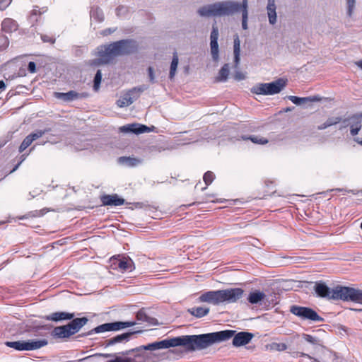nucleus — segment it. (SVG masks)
Listing matches in <instances>:
<instances>
[{
	"mask_svg": "<svg viewBox=\"0 0 362 362\" xmlns=\"http://www.w3.org/2000/svg\"><path fill=\"white\" fill-rule=\"evenodd\" d=\"M138 45L134 40H121L107 45L98 46L95 49L97 57L90 62V66H98L107 64L117 57L127 55L136 52Z\"/></svg>",
	"mask_w": 362,
	"mask_h": 362,
	"instance_id": "nucleus-1",
	"label": "nucleus"
},
{
	"mask_svg": "<svg viewBox=\"0 0 362 362\" xmlns=\"http://www.w3.org/2000/svg\"><path fill=\"white\" fill-rule=\"evenodd\" d=\"M235 330H223L198 335H182L175 337V346H182L188 351L204 349L214 343L226 341Z\"/></svg>",
	"mask_w": 362,
	"mask_h": 362,
	"instance_id": "nucleus-2",
	"label": "nucleus"
},
{
	"mask_svg": "<svg viewBox=\"0 0 362 362\" xmlns=\"http://www.w3.org/2000/svg\"><path fill=\"white\" fill-rule=\"evenodd\" d=\"M315 291L319 297L328 300H341L362 304V290L360 289L341 286H337L332 289L325 282L320 281L315 282ZM351 310L362 312V308H352Z\"/></svg>",
	"mask_w": 362,
	"mask_h": 362,
	"instance_id": "nucleus-3",
	"label": "nucleus"
},
{
	"mask_svg": "<svg viewBox=\"0 0 362 362\" xmlns=\"http://www.w3.org/2000/svg\"><path fill=\"white\" fill-rule=\"evenodd\" d=\"M244 293L241 288H230L223 290L209 291L202 293L198 298L200 303L218 305L223 303H233L240 299Z\"/></svg>",
	"mask_w": 362,
	"mask_h": 362,
	"instance_id": "nucleus-4",
	"label": "nucleus"
},
{
	"mask_svg": "<svg viewBox=\"0 0 362 362\" xmlns=\"http://www.w3.org/2000/svg\"><path fill=\"white\" fill-rule=\"evenodd\" d=\"M237 6L235 1H220L204 6L197 12L202 17L228 16L235 13Z\"/></svg>",
	"mask_w": 362,
	"mask_h": 362,
	"instance_id": "nucleus-5",
	"label": "nucleus"
},
{
	"mask_svg": "<svg viewBox=\"0 0 362 362\" xmlns=\"http://www.w3.org/2000/svg\"><path fill=\"white\" fill-rule=\"evenodd\" d=\"M287 79L279 78L271 83H257L251 88V92L257 95H272L279 93L286 86Z\"/></svg>",
	"mask_w": 362,
	"mask_h": 362,
	"instance_id": "nucleus-6",
	"label": "nucleus"
},
{
	"mask_svg": "<svg viewBox=\"0 0 362 362\" xmlns=\"http://www.w3.org/2000/svg\"><path fill=\"white\" fill-rule=\"evenodd\" d=\"M48 344L47 339L6 341L5 345L16 351H32L40 349Z\"/></svg>",
	"mask_w": 362,
	"mask_h": 362,
	"instance_id": "nucleus-7",
	"label": "nucleus"
},
{
	"mask_svg": "<svg viewBox=\"0 0 362 362\" xmlns=\"http://www.w3.org/2000/svg\"><path fill=\"white\" fill-rule=\"evenodd\" d=\"M290 312L299 317L302 320H309L311 322H323L324 318L320 316L313 308L300 305H292Z\"/></svg>",
	"mask_w": 362,
	"mask_h": 362,
	"instance_id": "nucleus-8",
	"label": "nucleus"
},
{
	"mask_svg": "<svg viewBox=\"0 0 362 362\" xmlns=\"http://www.w3.org/2000/svg\"><path fill=\"white\" fill-rule=\"evenodd\" d=\"M170 347H175V337L166 339L159 341H155L153 343L148 344L146 345L140 346L137 347L136 349L138 351H156L159 349H168Z\"/></svg>",
	"mask_w": 362,
	"mask_h": 362,
	"instance_id": "nucleus-9",
	"label": "nucleus"
},
{
	"mask_svg": "<svg viewBox=\"0 0 362 362\" xmlns=\"http://www.w3.org/2000/svg\"><path fill=\"white\" fill-rule=\"evenodd\" d=\"M87 93H77L75 90H70L67 93L54 92V96L59 100H62L65 102L74 101L80 98L87 97Z\"/></svg>",
	"mask_w": 362,
	"mask_h": 362,
	"instance_id": "nucleus-10",
	"label": "nucleus"
},
{
	"mask_svg": "<svg viewBox=\"0 0 362 362\" xmlns=\"http://www.w3.org/2000/svg\"><path fill=\"white\" fill-rule=\"evenodd\" d=\"M233 345L235 347H239L247 344L252 339L253 334L247 332H240L235 334V332L232 336Z\"/></svg>",
	"mask_w": 362,
	"mask_h": 362,
	"instance_id": "nucleus-11",
	"label": "nucleus"
},
{
	"mask_svg": "<svg viewBox=\"0 0 362 362\" xmlns=\"http://www.w3.org/2000/svg\"><path fill=\"white\" fill-rule=\"evenodd\" d=\"M119 131L123 133H134L136 134L149 132V128L144 124L138 123L129 124L119 127Z\"/></svg>",
	"mask_w": 362,
	"mask_h": 362,
	"instance_id": "nucleus-12",
	"label": "nucleus"
},
{
	"mask_svg": "<svg viewBox=\"0 0 362 362\" xmlns=\"http://www.w3.org/2000/svg\"><path fill=\"white\" fill-rule=\"evenodd\" d=\"M112 264L115 268L119 269L122 272H132L134 269V262L129 257L115 259Z\"/></svg>",
	"mask_w": 362,
	"mask_h": 362,
	"instance_id": "nucleus-13",
	"label": "nucleus"
},
{
	"mask_svg": "<svg viewBox=\"0 0 362 362\" xmlns=\"http://www.w3.org/2000/svg\"><path fill=\"white\" fill-rule=\"evenodd\" d=\"M100 200L104 206H121L124 203V199L119 197L117 194L103 195Z\"/></svg>",
	"mask_w": 362,
	"mask_h": 362,
	"instance_id": "nucleus-14",
	"label": "nucleus"
},
{
	"mask_svg": "<svg viewBox=\"0 0 362 362\" xmlns=\"http://www.w3.org/2000/svg\"><path fill=\"white\" fill-rule=\"evenodd\" d=\"M74 317V313H70L67 312H55L52 313L49 315H47L45 318L47 320L59 322L62 320H69Z\"/></svg>",
	"mask_w": 362,
	"mask_h": 362,
	"instance_id": "nucleus-15",
	"label": "nucleus"
},
{
	"mask_svg": "<svg viewBox=\"0 0 362 362\" xmlns=\"http://www.w3.org/2000/svg\"><path fill=\"white\" fill-rule=\"evenodd\" d=\"M71 320L67 325L72 334L77 333L88 321L86 317Z\"/></svg>",
	"mask_w": 362,
	"mask_h": 362,
	"instance_id": "nucleus-16",
	"label": "nucleus"
},
{
	"mask_svg": "<svg viewBox=\"0 0 362 362\" xmlns=\"http://www.w3.org/2000/svg\"><path fill=\"white\" fill-rule=\"evenodd\" d=\"M51 334L53 337L59 339L68 338L73 335L68 325L54 327Z\"/></svg>",
	"mask_w": 362,
	"mask_h": 362,
	"instance_id": "nucleus-17",
	"label": "nucleus"
},
{
	"mask_svg": "<svg viewBox=\"0 0 362 362\" xmlns=\"http://www.w3.org/2000/svg\"><path fill=\"white\" fill-rule=\"evenodd\" d=\"M361 120H362V113L361 114H356L353 115L350 117H349L346 119H344L342 120L343 123L344 124V126L343 127H346L349 125L354 127H358L359 129H361Z\"/></svg>",
	"mask_w": 362,
	"mask_h": 362,
	"instance_id": "nucleus-18",
	"label": "nucleus"
},
{
	"mask_svg": "<svg viewBox=\"0 0 362 362\" xmlns=\"http://www.w3.org/2000/svg\"><path fill=\"white\" fill-rule=\"evenodd\" d=\"M134 333H136V332H127V333H123V334H119L116 337H112V338L106 340L105 344L107 346H112L117 343L127 341L129 340L130 337Z\"/></svg>",
	"mask_w": 362,
	"mask_h": 362,
	"instance_id": "nucleus-19",
	"label": "nucleus"
},
{
	"mask_svg": "<svg viewBox=\"0 0 362 362\" xmlns=\"http://www.w3.org/2000/svg\"><path fill=\"white\" fill-rule=\"evenodd\" d=\"M287 98L291 100L293 103L297 105H300L306 102H317L321 100V98L318 95H314L310 97L300 98L294 95H288Z\"/></svg>",
	"mask_w": 362,
	"mask_h": 362,
	"instance_id": "nucleus-20",
	"label": "nucleus"
},
{
	"mask_svg": "<svg viewBox=\"0 0 362 362\" xmlns=\"http://www.w3.org/2000/svg\"><path fill=\"white\" fill-rule=\"evenodd\" d=\"M233 54H234V68L238 69L240 64V41L238 35H234L233 39Z\"/></svg>",
	"mask_w": 362,
	"mask_h": 362,
	"instance_id": "nucleus-21",
	"label": "nucleus"
},
{
	"mask_svg": "<svg viewBox=\"0 0 362 362\" xmlns=\"http://www.w3.org/2000/svg\"><path fill=\"white\" fill-rule=\"evenodd\" d=\"M266 295L264 292L259 290H255L249 293L247 300L250 304H258L264 299Z\"/></svg>",
	"mask_w": 362,
	"mask_h": 362,
	"instance_id": "nucleus-22",
	"label": "nucleus"
},
{
	"mask_svg": "<svg viewBox=\"0 0 362 362\" xmlns=\"http://www.w3.org/2000/svg\"><path fill=\"white\" fill-rule=\"evenodd\" d=\"M117 326L116 322L105 323L95 327L93 330H91L89 334H90L92 332L101 333L109 331H117Z\"/></svg>",
	"mask_w": 362,
	"mask_h": 362,
	"instance_id": "nucleus-23",
	"label": "nucleus"
},
{
	"mask_svg": "<svg viewBox=\"0 0 362 362\" xmlns=\"http://www.w3.org/2000/svg\"><path fill=\"white\" fill-rule=\"evenodd\" d=\"M18 29L17 23L11 18H5L1 23L2 31L10 33Z\"/></svg>",
	"mask_w": 362,
	"mask_h": 362,
	"instance_id": "nucleus-24",
	"label": "nucleus"
},
{
	"mask_svg": "<svg viewBox=\"0 0 362 362\" xmlns=\"http://www.w3.org/2000/svg\"><path fill=\"white\" fill-rule=\"evenodd\" d=\"M276 6L275 3H267V11L269 18V22L271 25H274L276 23Z\"/></svg>",
	"mask_w": 362,
	"mask_h": 362,
	"instance_id": "nucleus-25",
	"label": "nucleus"
},
{
	"mask_svg": "<svg viewBox=\"0 0 362 362\" xmlns=\"http://www.w3.org/2000/svg\"><path fill=\"white\" fill-rule=\"evenodd\" d=\"M189 313L192 315L200 318L204 316H206L209 313V308L205 307H193L192 308L188 309Z\"/></svg>",
	"mask_w": 362,
	"mask_h": 362,
	"instance_id": "nucleus-26",
	"label": "nucleus"
},
{
	"mask_svg": "<svg viewBox=\"0 0 362 362\" xmlns=\"http://www.w3.org/2000/svg\"><path fill=\"white\" fill-rule=\"evenodd\" d=\"M147 89V87L146 86H141L140 87H136L133 88L132 89L129 90L128 92L126 93L127 95H129V97H130L132 99V103L136 100L139 96L140 94Z\"/></svg>",
	"mask_w": 362,
	"mask_h": 362,
	"instance_id": "nucleus-27",
	"label": "nucleus"
},
{
	"mask_svg": "<svg viewBox=\"0 0 362 362\" xmlns=\"http://www.w3.org/2000/svg\"><path fill=\"white\" fill-rule=\"evenodd\" d=\"M47 11L46 8H42L40 9L38 6H34L33 9L31 11L30 15L29 16V21L30 23L34 25L35 23L38 21V17L43 13Z\"/></svg>",
	"mask_w": 362,
	"mask_h": 362,
	"instance_id": "nucleus-28",
	"label": "nucleus"
},
{
	"mask_svg": "<svg viewBox=\"0 0 362 362\" xmlns=\"http://www.w3.org/2000/svg\"><path fill=\"white\" fill-rule=\"evenodd\" d=\"M229 74V65L225 64L220 69L216 81L218 82H225L227 81Z\"/></svg>",
	"mask_w": 362,
	"mask_h": 362,
	"instance_id": "nucleus-29",
	"label": "nucleus"
},
{
	"mask_svg": "<svg viewBox=\"0 0 362 362\" xmlns=\"http://www.w3.org/2000/svg\"><path fill=\"white\" fill-rule=\"evenodd\" d=\"M341 121H342V119L340 117H329L326 120V122H325L321 125L318 126L317 129H319V130L325 129L326 128L331 127L332 125H335Z\"/></svg>",
	"mask_w": 362,
	"mask_h": 362,
	"instance_id": "nucleus-30",
	"label": "nucleus"
},
{
	"mask_svg": "<svg viewBox=\"0 0 362 362\" xmlns=\"http://www.w3.org/2000/svg\"><path fill=\"white\" fill-rule=\"evenodd\" d=\"M178 62H179L178 55H177V52H174L173 59H172V62L170 64V73H169V78L171 80L173 79L175 76L177 65H178Z\"/></svg>",
	"mask_w": 362,
	"mask_h": 362,
	"instance_id": "nucleus-31",
	"label": "nucleus"
},
{
	"mask_svg": "<svg viewBox=\"0 0 362 362\" xmlns=\"http://www.w3.org/2000/svg\"><path fill=\"white\" fill-rule=\"evenodd\" d=\"M118 161L119 163L125 165L129 167L135 166L140 163V160L139 159L125 156L119 157Z\"/></svg>",
	"mask_w": 362,
	"mask_h": 362,
	"instance_id": "nucleus-32",
	"label": "nucleus"
},
{
	"mask_svg": "<svg viewBox=\"0 0 362 362\" xmlns=\"http://www.w3.org/2000/svg\"><path fill=\"white\" fill-rule=\"evenodd\" d=\"M132 104V99L129 97V95L124 93L123 95L120 97V98L117 101V105L119 107H127Z\"/></svg>",
	"mask_w": 362,
	"mask_h": 362,
	"instance_id": "nucleus-33",
	"label": "nucleus"
},
{
	"mask_svg": "<svg viewBox=\"0 0 362 362\" xmlns=\"http://www.w3.org/2000/svg\"><path fill=\"white\" fill-rule=\"evenodd\" d=\"M91 18H93L98 22H102L104 20V15L101 9L99 8H92L90 11Z\"/></svg>",
	"mask_w": 362,
	"mask_h": 362,
	"instance_id": "nucleus-34",
	"label": "nucleus"
},
{
	"mask_svg": "<svg viewBox=\"0 0 362 362\" xmlns=\"http://www.w3.org/2000/svg\"><path fill=\"white\" fill-rule=\"evenodd\" d=\"M136 317L138 321L146 322L148 323H151L154 320L153 318L148 316L144 309H141L137 312Z\"/></svg>",
	"mask_w": 362,
	"mask_h": 362,
	"instance_id": "nucleus-35",
	"label": "nucleus"
},
{
	"mask_svg": "<svg viewBox=\"0 0 362 362\" xmlns=\"http://www.w3.org/2000/svg\"><path fill=\"white\" fill-rule=\"evenodd\" d=\"M302 337L305 341H307L308 343L311 344L313 345H319L320 346L322 344V341L319 338L314 337L313 335L308 334H303Z\"/></svg>",
	"mask_w": 362,
	"mask_h": 362,
	"instance_id": "nucleus-36",
	"label": "nucleus"
},
{
	"mask_svg": "<svg viewBox=\"0 0 362 362\" xmlns=\"http://www.w3.org/2000/svg\"><path fill=\"white\" fill-rule=\"evenodd\" d=\"M235 4L238 5L236 6L235 13H238V11H240L242 13V16H248V1H242V3H238L235 1Z\"/></svg>",
	"mask_w": 362,
	"mask_h": 362,
	"instance_id": "nucleus-37",
	"label": "nucleus"
},
{
	"mask_svg": "<svg viewBox=\"0 0 362 362\" xmlns=\"http://www.w3.org/2000/svg\"><path fill=\"white\" fill-rule=\"evenodd\" d=\"M211 53L214 60L216 61L218 58V41L211 40Z\"/></svg>",
	"mask_w": 362,
	"mask_h": 362,
	"instance_id": "nucleus-38",
	"label": "nucleus"
},
{
	"mask_svg": "<svg viewBox=\"0 0 362 362\" xmlns=\"http://www.w3.org/2000/svg\"><path fill=\"white\" fill-rule=\"evenodd\" d=\"M356 0H346V14L349 17H351L356 7Z\"/></svg>",
	"mask_w": 362,
	"mask_h": 362,
	"instance_id": "nucleus-39",
	"label": "nucleus"
},
{
	"mask_svg": "<svg viewBox=\"0 0 362 362\" xmlns=\"http://www.w3.org/2000/svg\"><path fill=\"white\" fill-rule=\"evenodd\" d=\"M243 140H250L255 144H265L268 142V140L267 139H264L263 137H259L258 136H250L249 137H245L243 136Z\"/></svg>",
	"mask_w": 362,
	"mask_h": 362,
	"instance_id": "nucleus-40",
	"label": "nucleus"
},
{
	"mask_svg": "<svg viewBox=\"0 0 362 362\" xmlns=\"http://www.w3.org/2000/svg\"><path fill=\"white\" fill-rule=\"evenodd\" d=\"M102 80V73L100 70H98L93 80V89L98 90Z\"/></svg>",
	"mask_w": 362,
	"mask_h": 362,
	"instance_id": "nucleus-41",
	"label": "nucleus"
},
{
	"mask_svg": "<svg viewBox=\"0 0 362 362\" xmlns=\"http://www.w3.org/2000/svg\"><path fill=\"white\" fill-rule=\"evenodd\" d=\"M33 141H32L31 137H30L28 135L23 139V142L21 143L20 147H19V152H23L25 151L29 146L31 145V144Z\"/></svg>",
	"mask_w": 362,
	"mask_h": 362,
	"instance_id": "nucleus-42",
	"label": "nucleus"
},
{
	"mask_svg": "<svg viewBox=\"0 0 362 362\" xmlns=\"http://www.w3.org/2000/svg\"><path fill=\"white\" fill-rule=\"evenodd\" d=\"M117 330L123 329L136 325L135 321L116 322Z\"/></svg>",
	"mask_w": 362,
	"mask_h": 362,
	"instance_id": "nucleus-43",
	"label": "nucleus"
},
{
	"mask_svg": "<svg viewBox=\"0 0 362 362\" xmlns=\"http://www.w3.org/2000/svg\"><path fill=\"white\" fill-rule=\"evenodd\" d=\"M215 175L211 171L205 173L203 180L206 185H209L214 180Z\"/></svg>",
	"mask_w": 362,
	"mask_h": 362,
	"instance_id": "nucleus-44",
	"label": "nucleus"
},
{
	"mask_svg": "<svg viewBox=\"0 0 362 362\" xmlns=\"http://www.w3.org/2000/svg\"><path fill=\"white\" fill-rule=\"evenodd\" d=\"M9 45V40L5 35H0V52L5 50Z\"/></svg>",
	"mask_w": 362,
	"mask_h": 362,
	"instance_id": "nucleus-45",
	"label": "nucleus"
},
{
	"mask_svg": "<svg viewBox=\"0 0 362 362\" xmlns=\"http://www.w3.org/2000/svg\"><path fill=\"white\" fill-rule=\"evenodd\" d=\"M271 349L278 351H282L287 349V345L284 343H272Z\"/></svg>",
	"mask_w": 362,
	"mask_h": 362,
	"instance_id": "nucleus-46",
	"label": "nucleus"
},
{
	"mask_svg": "<svg viewBox=\"0 0 362 362\" xmlns=\"http://www.w3.org/2000/svg\"><path fill=\"white\" fill-rule=\"evenodd\" d=\"M107 362H136V361L135 358L131 357L122 358L120 356H117L115 359L107 361Z\"/></svg>",
	"mask_w": 362,
	"mask_h": 362,
	"instance_id": "nucleus-47",
	"label": "nucleus"
},
{
	"mask_svg": "<svg viewBox=\"0 0 362 362\" xmlns=\"http://www.w3.org/2000/svg\"><path fill=\"white\" fill-rule=\"evenodd\" d=\"M218 29L217 25L216 24H214L212 26L211 32L210 40L218 41Z\"/></svg>",
	"mask_w": 362,
	"mask_h": 362,
	"instance_id": "nucleus-48",
	"label": "nucleus"
},
{
	"mask_svg": "<svg viewBox=\"0 0 362 362\" xmlns=\"http://www.w3.org/2000/svg\"><path fill=\"white\" fill-rule=\"evenodd\" d=\"M45 133V131L39 130L36 132L30 134L28 136L31 137L32 141H34L35 140L40 138Z\"/></svg>",
	"mask_w": 362,
	"mask_h": 362,
	"instance_id": "nucleus-49",
	"label": "nucleus"
},
{
	"mask_svg": "<svg viewBox=\"0 0 362 362\" xmlns=\"http://www.w3.org/2000/svg\"><path fill=\"white\" fill-rule=\"evenodd\" d=\"M41 40L44 42H49L51 44H53L55 42V39L54 37H50V36L47 35H41Z\"/></svg>",
	"mask_w": 362,
	"mask_h": 362,
	"instance_id": "nucleus-50",
	"label": "nucleus"
},
{
	"mask_svg": "<svg viewBox=\"0 0 362 362\" xmlns=\"http://www.w3.org/2000/svg\"><path fill=\"white\" fill-rule=\"evenodd\" d=\"M12 0H0V9H6L11 3Z\"/></svg>",
	"mask_w": 362,
	"mask_h": 362,
	"instance_id": "nucleus-51",
	"label": "nucleus"
},
{
	"mask_svg": "<svg viewBox=\"0 0 362 362\" xmlns=\"http://www.w3.org/2000/svg\"><path fill=\"white\" fill-rule=\"evenodd\" d=\"M234 78L236 81H242L245 78V76L244 74H243L240 71H236L234 74Z\"/></svg>",
	"mask_w": 362,
	"mask_h": 362,
	"instance_id": "nucleus-52",
	"label": "nucleus"
},
{
	"mask_svg": "<svg viewBox=\"0 0 362 362\" xmlns=\"http://www.w3.org/2000/svg\"><path fill=\"white\" fill-rule=\"evenodd\" d=\"M148 76H149V81L151 83H155V77L153 74V69L151 66H149L148 69Z\"/></svg>",
	"mask_w": 362,
	"mask_h": 362,
	"instance_id": "nucleus-53",
	"label": "nucleus"
},
{
	"mask_svg": "<svg viewBox=\"0 0 362 362\" xmlns=\"http://www.w3.org/2000/svg\"><path fill=\"white\" fill-rule=\"evenodd\" d=\"M247 20H248V16H245V15L242 16V28L243 30H247L248 28Z\"/></svg>",
	"mask_w": 362,
	"mask_h": 362,
	"instance_id": "nucleus-54",
	"label": "nucleus"
},
{
	"mask_svg": "<svg viewBox=\"0 0 362 362\" xmlns=\"http://www.w3.org/2000/svg\"><path fill=\"white\" fill-rule=\"evenodd\" d=\"M28 70L30 73H35L36 71V64L33 62H30L28 65Z\"/></svg>",
	"mask_w": 362,
	"mask_h": 362,
	"instance_id": "nucleus-55",
	"label": "nucleus"
},
{
	"mask_svg": "<svg viewBox=\"0 0 362 362\" xmlns=\"http://www.w3.org/2000/svg\"><path fill=\"white\" fill-rule=\"evenodd\" d=\"M360 130L361 129L358 127H351L350 133L352 136H356Z\"/></svg>",
	"mask_w": 362,
	"mask_h": 362,
	"instance_id": "nucleus-56",
	"label": "nucleus"
},
{
	"mask_svg": "<svg viewBox=\"0 0 362 362\" xmlns=\"http://www.w3.org/2000/svg\"><path fill=\"white\" fill-rule=\"evenodd\" d=\"M332 191H339V192H350V193H352L354 194H356V192L355 190H346V189H342V188H337V189H332Z\"/></svg>",
	"mask_w": 362,
	"mask_h": 362,
	"instance_id": "nucleus-57",
	"label": "nucleus"
},
{
	"mask_svg": "<svg viewBox=\"0 0 362 362\" xmlns=\"http://www.w3.org/2000/svg\"><path fill=\"white\" fill-rule=\"evenodd\" d=\"M22 159L14 167V168L11 171V173H13L14 172L18 167L19 165H21V163H22L23 160H24L25 158V155H23L22 156Z\"/></svg>",
	"mask_w": 362,
	"mask_h": 362,
	"instance_id": "nucleus-58",
	"label": "nucleus"
},
{
	"mask_svg": "<svg viewBox=\"0 0 362 362\" xmlns=\"http://www.w3.org/2000/svg\"><path fill=\"white\" fill-rule=\"evenodd\" d=\"M134 351H139L136 348V349H130V350H128V351H126L124 352H122V355H129Z\"/></svg>",
	"mask_w": 362,
	"mask_h": 362,
	"instance_id": "nucleus-59",
	"label": "nucleus"
},
{
	"mask_svg": "<svg viewBox=\"0 0 362 362\" xmlns=\"http://www.w3.org/2000/svg\"><path fill=\"white\" fill-rule=\"evenodd\" d=\"M5 88H6L5 83L4 81L1 80L0 81V90L2 91V90H4Z\"/></svg>",
	"mask_w": 362,
	"mask_h": 362,
	"instance_id": "nucleus-60",
	"label": "nucleus"
},
{
	"mask_svg": "<svg viewBox=\"0 0 362 362\" xmlns=\"http://www.w3.org/2000/svg\"><path fill=\"white\" fill-rule=\"evenodd\" d=\"M355 64L362 70V59L355 62Z\"/></svg>",
	"mask_w": 362,
	"mask_h": 362,
	"instance_id": "nucleus-61",
	"label": "nucleus"
},
{
	"mask_svg": "<svg viewBox=\"0 0 362 362\" xmlns=\"http://www.w3.org/2000/svg\"><path fill=\"white\" fill-rule=\"evenodd\" d=\"M293 109H294V107H288L285 108L284 110V112H288L292 111Z\"/></svg>",
	"mask_w": 362,
	"mask_h": 362,
	"instance_id": "nucleus-62",
	"label": "nucleus"
},
{
	"mask_svg": "<svg viewBox=\"0 0 362 362\" xmlns=\"http://www.w3.org/2000/svg\"><path fill=\"white\" fill-rule=\"evenodd\" d=\"M112 32H114V30H111L110 29H108V30H104V34L107 35V34L112 33Z\"/></svg>",
	"mask_w": 362,
	"mask_h": 362,
	"instance_id": "nucleus-63",
	"label": "nucleus"
},
{
	"mask_svg": "<svg viewBox=\"0 0 362 362\" xmlns=\"http://www.w3.org/2000/svg\"><path fill=\"white\" fill-rule=\"evenodd\" d=\"M355 141L360 145L362 146V139H359L358 138V139H356Z\"/></svg>",
	"mask_w": 362,
	"mask_h": 362,
	"instance_id": "nucleus-64",
	"label": "nucleus"
}]
</instances>
